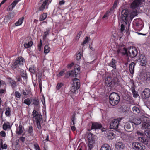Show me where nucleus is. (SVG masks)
Masks as SVG:
<instances>
[{
	"label": "nucleus",
	"mask_w": 150,
	"mask_h": 150,
	"mask_svg": "<svg viewBox=\"0 0 150 150\" xmlns=\"http://www.w3.org/2000/svg\"><path fill=\"white\" fill-rule=\"evenodd\" d=\"M120 99V96L118 93L113 92L109 96V103L112 106L116 105L119 103Z\"/></svg>",
	"instance_id": "nucleus-1"
},
{
	"label": "nucleus",
	"mask_w": 150,
	"mask_h": 150,
	"mask_svg": "<svg viewBox=\"0 0 150 150\" xmlns=\"http://www.w3.org/2000/svg\"><path fill=\"white\" fill-rule=\"evenodd\" d=\"M73 84L71 89V91L76 93V91L80 87V81L77 78H75L73 80Z\"/></svg>",
	"instance_id": "nucleus-2"
},
{
	"label": "nucleus",
	"mask_w": 150,
	"mask_h": 150,
	"mask_svg": "<svg viewBox=\"0 0 150 150\" xmlns=\"http://www.w3.org/2000/svg\"><path fill=\"white\" fill-rule=\"evenodd\" d=\"M121 120V119L120 118L114 119L110 123V128L111 129L118 128Z\"/></svg>",
	"instance_id": "nucleus-3"
},
{
	"label": "nucleus",
	"mask_w": 150,
	"mask_h": 150,
	"mask_svg": "<svg viewBox=\"0 0 150 150\" xmlns=\"http://www.w3.org/2000/svg\"><path fill=\"white\" fill-rule=\"evenodd\" d=\"M145 0H134L130 5V7L134 9L139 6H141L143 2Z\"/></svg>",
	"instance_id": "nucleus-4"
},
{
	"label": "nucleus",
	"mask_w": 150,
	"mask_h": 150,
	"mask_svg": "<svg viewBox=\"0 0 150 150\" xmlns=\"http://www.w3.org/2000/svg\"><path fill=\"white\" fill-rule=\"evenodd\" d=\"M138 52L137 49L135 48L131 49L127 51V57H129L131 58L135 57L137 54Z\"/></svg>",
	"instance_id": "nucleus-5"
},
{
	"label": "nucleus",
	"mask_w": 150,
	"mask_h": 150,
	"mask_svg": "<svg viewBox=\"0 0 150 150\" xmlns=\"http://www.w3.org/2000/svg\"><path fill=\"white\" fill-rule=\"evenodd\" d=\"M134 129V125L132 122H127L124 126V129L128 132L132 131Z\"/></svg>",
	"instance_id": "nucleus-6"
},
{
	"label": "nucleus",
	"mask_w": 150,
	"mask_h": 150,
	"mask_svg": "<svg viewBox=\"0 0 150 150\" xmlns=\"http://www.w3.org/2000/svg\"><path fill=\"white\" fill-rule=\"evenodd\" d=\"M142 98L144 100L150 97V89L148 88L144 89L141 93Z\"/></svg>",
	"instance_id": "nucleus-7"
},
{
	"label": "nucleus",
	"mask_w": 150,
	"mask_h": 150,
	"mask_svg": "<svg viewBox=\"0 0 150 150\" xmlns=\"http://www.w3.org/2000/svg\"><path fill=\"white\" fill-rule=\"evenodd\" d=\"M128 15L129 13L127 9H125L122 11L121 17L122 20L125 23L127 21Z\"/></svg>",
	"instance_id": "nucleus-8"
},
{
	"label": "nucleus",
	"mask_w": 150,
	"mask_h": 150,
	"mask_svg": "<svg viewBox=\"0 0 150 150\" xmlns=\"http://www.w3.org/2000/svg\"><path fill=\"white\" fill-rule=\"evenodd\" d=\"M117 52L118 54L121 53L123 55H126L127 54V50L124 45L119 46L117 50Z\"/></svg>",
	"instance_id": "nucleus-9"
},
{
	"label": "nucleus",
	"mask_w": 150,
	"mask_h": 150,
	"mask_svg": "<svg viewBox=\"0 0 150 150\" xmlns=\"http://www.w3.org/2000/svg\"><path fill=\"white\" fill-rule=\"evenodd\" d=\"M115 83L116 82L112 81L110 77H108L105 80V84L107 86L112 88L114 86Z\"/></svg>",
	"instance_id": "nucleus-10"
},
{
	"label": "nucleus",
	"mask_w": 150,
	"mask_h": 150,
	"mask_svg": "<svg viewBox=\"0 0 150 150\" xmlns=\"http://www.w3.org/2000/svg\"><path fill=\"white\" fill-rule=\"evenodd\" d=\"M115 147L117 150H125V146L124 143L121 142H116Z\"/></svg>",
	"instance_id": "nucleus-11"
},
{
	"label": "nucleus",
	"mask_w": 150,
	"mask_h": 150,
	"mask_svg": "<svg viewBox=\"0 0 150 150\" xmlns=\"http://www.w3.org/2000/svg\"><path fill=\"white\" fill-rule=\"evenodd\" d=\"M31 102L32 103V104H33L35 106L34 108L38 110L40 107L38 99L36 98H31Z\"/></svg>",
	"instance_id": "nucleus-12"
},
{
	"label": "nucleus",
	"mask_w": 150,
	"mask_h": 150,
	"mask_svg": "<svg viewBox=\"0 0 150 150\" xmlns=\"http://www.w3.org/2000/svg\"><path fill=\"white\" fill-rule=\"evenodd\" d=\"M138 62H139V64L141 66H146L147 63L146 57L143 55H141L139 57V59H138Z\"/></svg>",
	"instance_id": "nucleus-13"
},
{
	"label": "nucleus",
	"mask_w": 150,
	"mask_h": 150,
	"mask_svg": "<svg viewBox=\"0 0 150 150\" xmlns=\"http://www.w3.org/2000/svg\"><path fill=\"white\" fill-rule=\"evenodd\" d=\"M24 59L22 57H18L17 60L14 62V66H18V65H23L25 63Z\"/></svg>",
	"instance_id": "nucleus-14"
},
{
	"label": "nucleus",
	"mask_w": 150,
	"mask_h": 150,
	"mask_svg": "<svg viewBox=\"0 0 150 150\" xmlns=\"http://www.w3.org/2000/svg\"><path fill=\"white\" fill-rule=\"evenodd\" d=\"M132 147L135 150H140L143 148L140 143L138 142H134L132 143Z\"/></svg>",
	"instance_id": "nucleus-15"
},
{
	"label": "nucleus",
	"mask_w": 150,
	"mask_h": 150,
	"mask_svg": "<svg viewBox=\"0 0 150 150\" xmlns=\"http://www.w3.org/2000/svg\"><path fill=\"white\" fill-rule=\"evenodd\" d=\"M15 15V13L14 12L11 13L5 16L4 19V22L5 23L9 21H11V19Z\"/></svg>",
	"instance_id": "nucleus-16"
},
{
	"label": "nucleus",
	"mask_w": 150,
	"mask_h": 150,
	"mask_svg": "<svg viewBox=\"0 0 150 150\" xmlns=\"http://www.w3.org/2000/svg\"><path fill=\"white\" fill-rule=\"evenodd\" d=\"M102 127V125L97 122H93L92 124L91 129H101Z\"/></svg>",
	"instance_id": "nucleus-17"
},
{
	"label": "nucleus",
	"mask_w": 150,
	"mask_h": 150,
	"mask_svg": "<svg viewBox=\"0 0 150 150\" xmlns=\"http://www.w3.org/2000/svg\"><path fill=\"white\" fill-rule=\"evenodd\" d=\"M20 0H14L11 4V5L8 7L7 9V11H11Z\"/></svg>",
	"instance_id": "nucleus-18"
},
{
	"label": "nucleus",
	"mask_w": 150,
	"mask_h": 150,
	"mask_svg": "<svg viewBox=\"0 0 150 150\" xmlns=\"http://www.w3.org/2000/svg\"><path fill=\"white\" fill-rule=\"evenodd\" d=\"M142 127L143 129L150 130V122H143L142 124Z\"/></svg>",
	"instance_id": "nucleus-19"
},
{
	"label": "nucleus",
	"mask_w": 150,
	"mask_h": 150,
	"mask_svg": "<svg viewBox=\"0 0 150 150\" xmlns=\"http://www.w3.org/2000/svg\"><path fill=\"white\" fill-rule=\"evenodd\" d=\"M138 140L145 145H147L148 143V140L144 137H139Z\"/></svg>",
	"instance_id": "nucleus-20"
},
{
	"label": "nucleus",
	"mask_w": 150,
	"mask_h": 150,
	"mask_svg": "<svg viewBox=\"0 0 150 150\" xmlns=\"http://www.w3.org/2000/svg\"><path fill=\"white\" fill-rule=\"evenodd\" d=\"M100 150H111V149L108 144H105L102 146Z\"/></svg>",
	"instance_id": "nucleus-21"
},
{
	"label": "nucleus",
	"mask_w": 150,
	"mask_h": 150,
	"mask_svg": "<svg viewBox=\"0 0 150 150\" xmlns=\"http://www.w3.org/2000/svg\"><path fill=\"white\" fill-rule=\"evenodd\" d=\"M16 134L18 135H21L23 132V127L21 124H20L19 127L16 130Z\"/></svg>",
	"instance_id": "nucleus-22"
},
{
	"label": "nucleus",
	"mask_w": 150,
	"mask_h": 150,
	"mask_svg": "<svg viewBox=\"0 0 150 150\" xmlns=\"http://www.w3.org/2000/svg\"><path fill=\"white\" fill-rule=\"evenodd\" d=\"M48 0H45L43 3L41 4V6L39 8V10L40 11L43 10L45 8V6L48 2Z\"/></svg>",
	"instance_id": "nucleus-23"
},
{
	"label": "nucleus",
	"mask_w": 150,
	"mask_h": 150,
	"mask_svg": "<svg viewBox=\"0 0 150 150\" xmlns=\"http://www.w3.org/2000/svg\"><path fill=\"white\" fill-rule=\"evenodd\" d=\"M3 128L5 130H6L7 129H11V127L10 125V123L8 122L4 123L3 126Z\"/></svg>",
	"instance_id": "nucleus-24"
},
{
	"label": "nucleus",
	"mask_w": 150,
	"mask_h": 150,
	"mask_svg": "<svg viewBox=\"0 0 150 150\" xmlns=\"http://www.w3.org/2000/svg\"><path fill=\"white\" fill-rule=\"evenodd\" d=\"M33 42L32 41H29L28 43L25 42L24 44V47L26 48H30L33 45Z\"/></svg>",
	"instance_id": "nucleus-25"
},
{
	"label": "nucleus",
	"mask_w": 150,
	"mask_h": 150,
	"mask_svg": "<svg viewBox=\"0 0 150 150\" xmlns=\"http://www.w3.org/2000/svg\"><path fill=\"white\" fill-rule=\"evenodd\" d=\"M136 136L138 137H145V131L144 132H140L139 131H137L136 132Z\"/></svg>",
	"instance_id": "nucleus-26"
},
{
	"label": "nucleus",
	"mask_w": 150,
	"mask_h": 150,
	"mask_svg": "<svg viewBox=\"0 0 150 150\" xmlns=\"http://www.w3.org/2000/svg\"><path fill=\"white\" fill-rule=\"evenodd\" d=\"M50 29L51 28H47L46 29V31L44 32L43 37V39L44 40H45L46 39L47 36L49 34Z\"/></svg>",
	"instance_id": "nucleus-27"
},
{
	"label": "nucleus",
	"mask_w": 150,
	"mask_h": 150,
	"mask_svg": "<svg viewBox=\"0 0 150 150\" xmlns=\"http://www.w3.org/2000/svg\"><path fill=\"white\" fill-rule=\"evenodd\" d=\"M9 82L11 84V86L13 88H14L16 86V83L15 81L13 80L11 78L8 77Z\"/></svg>",
	"instance_id": "nucleus-28"
},
{
	"label": "nucleus",
	"mask_w": 150,
	"mask_h": 150,
	"mask_svg": "<svg viewBox=\"0 0 150 150\" xmlns=\"http://www.w3.org/2000/svg\"><path fill=\"white\" fill-rule=\"evenodd\" d=\"M95 143V142H94L93 140L88 142V150H91L93 148Z\"/></svg>",
	"instance_id": "nucleus-29"
},
{
	"label": "nucleus",
	"mask_w": 150,
	"mask_h": 150,
	"mask_svg": "<svg viewBox=\"0 0 150 150\" xmlns=\"http://www.w3.org/2000/svg\"><path fill=\"white\" fill-rule=\"evenodd\" d=\"M144 79L147 81H150V73H149L145 74L144 75Z\"/></svg>",
	"instance_id": "nucleus-30"
},
{
	"label": "nucleus",
	"mask_w": 150,
	"mask_h": 150,
	"mask_svg": "<svg viewBox=\"0 0 150 150\" xmlns=\"http://www.w3.org/2000/svg\"><path fill=\"white\" fill-rule=\"evenodd\" d=\"M141 120L140 119H135L132 122L134 125L139 124H141Z\"/></svg>",
	"instance_id": "nucleus-31"
},
{
	"label": "nucleus",
	"mask_w": 150,
	"mask_h": 150,
	"mask_svg": "<svg viewBox=\"0 0 150 150\" xmlns=\"http://www.w3.org/2000/svg\"><path fill=\"white\" fill-rule=\"evenodd\" d=\"M35 118L36 122H40L41 120H42V116L40 114H39L36 116V117H34Z\"/></svg>",
	"instance_id": "nucleus-32"
},
{
	"label": "nucleus",
	"mask_w": 150,
	"mask_h": 150,
	"mask_svg": "<svg viewBox=\"0 0 150 150\" xmlns=\"http://www.w3.org/2000/svg\"><path fill=\"white\" fill-rule=\"evenodd\" d=\"M23 17L20 18L18 21L15 23V25L16 26H18L21 25L23 22Z\"/></svg>",
	"instance_id": "nucleus-33"
},
{
	"label": "nucleus",
	"mask_w": 150,
	"mask_h": 150,
	"mask_svg": "<svg viewBox=\"0 0 150 150\" xmlns=\"http://www.w3.org/2000/svg\"><path fill=\"white\" fill-rule=\"evenodd\" d=\"M82 32L81 31H80L78 33L76 37L74 39L73 41H78L79 40V38L82 34Z\"/></svg>",
	"instance_id": "nucleus-34"
},
{
	"label": "nucleus",
	"mask_w": 150,
	"mask_h": 150,
	"mask_svg": "<svg viewBox=\"0 0 150 150\" xmlns=\"http://www.w3.org/2000/svg\"><path fill=\"white\" fill-rule=\"evenodd\" d=\"M50 48L47 45H46L44 47V52L45 53L47 54L50 52Z\"/></svg>",
	"instance_id": "nucleus-35"
},
{
	"label": "nucleus",
	"mask_w": 150,
	"mask_h": 150,
	"mask_svg": "<svg viewBox=\"0 0 150 150\" xmlns=\"http://www.w3.org/2000/svg\"><path fill=\"white\" fill-rule=\"evenodd\" d=\"M29 69L31 73L34 74L36 71V67L35 66H31L29 67Z\"/></svg>",
	"instance_id": "nucleus-36"
},
{
	"label": "nucleus",
	"mask_w": 150,
	"mask_h": 150,
	"mask_svg": "<svg viewBox=\"0 0 150 150\" xmlns=\"http://www.w3.org/2000/svg\"><path fill=\"white\" fill-rule=\"evenodd\" d=\"M119 2L118 0H115L114 2L113 6L110 9V11H112L116 8L117 6V4Z\"/></svg>",
	"instance_id": "nucleus-37"
},
{
	"label": "nucleus",
	"mask_w": 150,
	"mask_h": 150,
	"mask_svg": "<svg viewBox=\"0 0 150 150\" xmlns=\"http://www.w3.org/2000/svg\"><path fill=\"white\" fill-rule=\"evenodd\" d=\"M47 14L46 13H44L42 14V15L40 16V17L39 20L40 21H42L44 20H45L47 17Z\"/></svg>",
	"instance_id": "nucleus-38"
},
{
	"label": "nucleus",
	"mask_w": 150,
	"mask_h": 150,
	"mask_svg": "<svg viewBox=\"0 0 150 150\" xmlns=\"http://www.w3.org/2000/svg\"><path fill=\"white\" fill-rule=\"evenodd\" d=\"M132 110L133 112V113L135 114L138 113L140 112L139 108L136 106H134L133 107Z\"/></svg>",
	"instance_id": "nucleus-39"
},
{
	"label": "nucleus",
	"mask_w": 150,
	"mask_h": 150,
	"mask_svg": "<svg viewBox=\"0 0 150 150\" xmlns=\"http://www.w3.org/2000/svg\"><path fill=\"white\" fill-rule=\"evenodd\" d=\"M11 109L10 108L8 107L6 108L5 114L7 116L9 117L11 115Z\"/></svg>",
	"instance_id": "nucleus-40"
},
{
	"label": "nucleus",
	"mask_w": 150,
	"mask_h": 150,
	"mask_svg": "<svg viewBox=\"0 0 150 150\" xmlns=\"http://www.w3.org/2000/svg\"><path fill=\"white\" fill-rule=\"evenodd\" d=\"M74 73L75 75V77H76V75L80 73V68L79 67L74 68Z\"/></svg>",
	"instance_id": "nucleus-41"
},
{
	"label": "nucleus",
	"mask_w": 150,
	"mask_h": 150,
	"mask_svg": "<svg viewBox=\"0 0 150 150\" xmlns=\"http://www.w3.org/2000/svg\"><path fill=\"white\" fill-rule=\"evenodd\" d=\"M130 83L131 84V89H132V91L133 93H134V92H136V91L135 90L134 88V82L133 81H131L130 82Z\"/></svg>",
	"instance_id": "nucleus-42"
},
{
	"label": "nucleus",
	"mask_w": 150,
	"mask_h": 150,
	"mask_svg": "<svg viewBox=\"0 0 150 150\" xmlns=\"http://www.w3.org/2000/svg\"><path fill=\"white\" fill-rule=\"evenodd\" d=\"M31 100H30L29 98H28L25 99L24 101V103L27 105L28 106H29L31 104Z\"/></svg>",
	"instance_id": "nucleus-43"
},
{
	"label": "nucleus",
	"mask_w": 150,
	"mask_h": 150,
	"mask_svg": "<svg viewBox=\"0 0 150 150\" xmlns=\"http://www.w3.org/2000/svg\"><path fill=\"white\" fill-rule=\"evenodd\" d=\"M5 83L3 81L0 80V88H4L5 87Z\"/></svg>",
	"instance_id": "nucleus-44"
},
{
	"label": "nucleus",
	"mask_w": 150,
	"mask_h": 150,
	"mask_svg": "<svg viewBox=\"0 0 150 150\" xmlns=\"http://www.w3.org/2000/svg\"><path fill=\"white\" fill-rule=\"evenodd\" d=\"M28 131V133L30 134L31 135H32V134H33V127L32 126H30L29 127Z\"/></svg>",
	"instance_id": "nucleus-45"
},
{
	"label": "nucleus",
	"mask_w": 150,
	"mask_h": 150,
	"mask_svg": "<svg viewBox=\"0 0 150 150\" xmlns=\"http://www.w3.org/2000/svg\"><path fill=\"white\" fill-rule=\"evenodd\" d=\"M134 66H129L130 72L132 74L134 73Z\"/></svg>",
	"instance_id": "nucleus-46"
},
{
	"label": "nucleus",
	"mask_w": 150,
	"mask_h": 150,
	"mask_svg": "<svg viewBox=\"0 0 150 150\" xmlns=\"http://www.w3.org/2000/svg\"><path fill=\"white\" fill-rule=\"evenodd\" d=\"M81 52H79L76 55V59L77 60H79L81 59Z\"/></svg>",
	"instance_id": "nucleus-47"
},
{
	"label": "nucleus",
	"mask_w": 150,
	"mask_h": 150,
	"mask_svg": "<svg viewBox=\"0 0 150 150\" xmlns=\"http://www.w3.org/2000/svg\"><path fill=\"white\" fill-rule=\"evenodd\" d=\"M75 114H74L71 117V125H74V120H75Z\"/></svg>",
	"instance_id": "nucleus-48"
},
{
	"label": "nucleus",
	"mask_w": 150,
	"mask_h": 150,
	"mask_svg": "<svg viewBox=\"0 0 150 150\" xmlns=\"http://www.w3.org/2000/svg\"><path fill=\"white\" fill-rule=\"evenodd\" d=\"M145 135L150 139V130H145Z\"/></svg>",
	"instance_id": "nucleus-49"
},
{
	"label": "nucleus",
	"mask_w": 150,
	"mask_h": 150,
	"mask_svg": "<svg viewBox=\"0 0 150 150\" xmlns=\"http://www.w3.org/2000/svg\"><path fill=\"white\" fill-rule=\"evenodd\" d=\"M89 38H89L87 36L85 38V40L82 43V45H85L87 43Z\"/></svg>",
	"instance_id": "nucleus-50"
},
{
	"label": "nucleus",
	"mask_w": 150,
	"mask_h": 150,
	"mask_svg": "<svg viewBox=\"0 0 150 150\" xmlns=\"http://www.w3.org/2000/svg\"><path fill=\"white\" fill-rule=\"evenodd\" d=\"M141 21H136L134 22V24L137 27H138L141 25Z\"/></svg>",
	"instance_id": "nucleus-51"
},
{
	"label": "nucleus",
	"mask_w": 150,
	"mask_h": 150,
	"mask_svg": "<svg viewBox=\"0 0 150 150\" xmlns=\"http://www.w3.org/2000/svg\"><path fill=\"white\" fill-rule=\"evenodd\" d=\"M68 74L70 76L74 77L75 76L74 70H71L69 71Z\"/></svg>",
	"instance_id": "nucleus-52"
},
{
	"label": "nucleus",
	"mask_w": 150,
	"mask_h": 150,
	"mask_svg": "<svg viewBox=\"0 0 150 150\" xmlns=\"http://www.w3.org/2000/svg\"><path fill=\"white\" fill-rule=\"evenodd\" d=\"M21 74L22 77L26 79L27 78L26 74L25 71H22Z\"/></svg>",
	"instance_id": "nucleus-53"
},
{
	"label": "nucleus",
	"mask_w": 150,
	"mask_h": 150,
	"mask_svg": "<svg viewBox=\"0 0 150 150\" xmlns=\"http://www.w3.org/2000/svg\"><path fill=\"white\" fill-rule=\"evenodd\" d=\"M39 114L36 110L34 109L32 112V115L33 116V118H34V117H36V116Z\"/></svg>",
	"instance_id": "nucleus-54"
},
{
	"label": "nucleus",
	"mask_w": 150,
	"mask_h": 150,
	"mask_svg": "<svg viewBox=\"0 0 150 150\" xmlns=\"http://www.w3.org/2000/svg\"><path fill=\"white\" fill-rule=\"evenodd\" d=\"M63 84L61 83H58L57 86L56 88L57 90H59L62 86Z\"/></svg>",
	"instance_id": "nucleus-55"
},
{
	"label": "nucleus",
	"mask_w": 150,
	"mask_h": 150,
	"mask_svg": "<svg viewBox=\"0 0 150 150\" xmlns=\"http://www.w3.org/2000/svg\"><path fill=\"white\" fill-rule=\"evenodd\" d=\"M143 122H149V118L148 117L144 116L143 117Z\"/></svg>",
	"instance_id": "nucleus-56"
},
{
	"label": "nucleus",
	"mask_w": 150,
	"mask_h": 150,
	"mask_svg": "<svg viewBox=\"0 0 150 150\" xmlns=\"http://www.w3.org/2000/svg\"><path fill=\"white\" fill-rule=\"evenodd\" d=\"M95 136V135H94L93 134L91 133L90 132V133L88 134V140H90V139H91L94 136Z\"/></svg>",
	"instance_id": "nucleus-57"
},
{
	"label": "nucleus",
	"mask_w": 150,
	"mask_h": 150,
	"mask_svg": "<svg viewBox=\"0 0 150 150\" xmlns=\"http://www.w3.org/2000/svg\"><path fill=\"white\" fill-rule=\"evenodd\" d=\"M65 71V70L64 69H63V70L61 71L59 74H58V76L59 77H60L61 76H63L64 74V72Z\"/></svg>",
	"instance_id": "nucleus-58"
},
{
	"label": "nucleus",
	"mask_w": 150,
	"mask_h": 150,
	"mask_svg": "<svg viewBox=\"0 0 150 150\" xmlns=\"http://www.w3.org/2000/svg\"><path fill=\"white\" fill-rule=\"evenodd\" d=\"M34 147L36 150H40L39 145L38 144L36 143L34 144Z\"/></svg>",
	"instance_id": "nucleus-59"
},
{
	"label": "nucleus",
	"mask_w": 150,
	"mask_h": 150,
	"mask_svg": "<svg viewBox=\"0 0 150 150\" xmlns=\"http://www.w3.org/2000/svg\"><path fill=\"white\" fill-rule=\"evenodd\" d=\"M117 62V61L115 59H112V61L110 62V64L112 66H116L115 64Z\"/></svg>",
	"instance_id": "nucleus-60"
},
{
	"label": "nucleus",
	"mask_w": 150,
	"mask_h": 150,
	"mask_svg": "<svg viewBox=\"0 0 150 150\" xmlns=\"http://www.w3.org/2000/svg\"><path fill=\"white\" fill-rule=\"evenodd\" d=\"M15 95L16 97L18 98H20L21 96L20 93L18 91L15 92Z\"/></svg>",
	"instance_id": "nucleus-61"
},
{
	"label": "nucleus",
	"mask_w": 150,
	"mask_h": 150,
	"mask_svg": "<svg viewBox=\"0 0 150 150\" xmlns=\"http://www.w3.org/2000/svg\"><path fill=\"white\" fill-rule=\"evenodd\" d=\"M125 30V25L122 24L121 25L120 32L121 33L122 32Z\"/></svg>",
	"instance_id": "nucleus-62"
},
{
	"label": "nucleus",
	"mask_w": 150,
	"mask_h": 150,
	"mask_svg": "<svg viewBox=\"0 0 150 150\" xmlns=\"http://www.w3.org/2000/svg\"><path fill=\"white\" fill-rule=\"evenodd\" d=\"M110 13V12L108 11H107L105 13L104 15V16L102 17L103 19H104L106 18L109 15V14Z\"/></svg>",
	"instance_id": "nucleus-63"
},
{
	"label": "nucleus",
	"mask_w": 150,
	"mask_h": 150,
	"mask_svg": "<svg viewBox=\"0 0 150 150\" xmlns=\"http://www.w3.org/2000/svg\"><path fill=\"white\" fill-rule=\"evenodd\" d=\"M77 150H85L84 146H79Z\"/></svg>",
	"instance_id": "nucleus-64"
}]
</instances>
